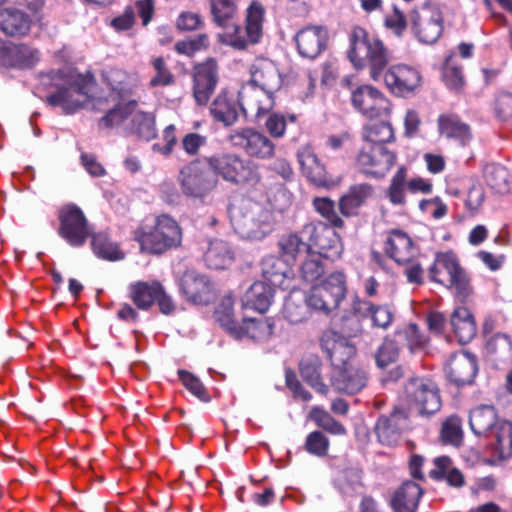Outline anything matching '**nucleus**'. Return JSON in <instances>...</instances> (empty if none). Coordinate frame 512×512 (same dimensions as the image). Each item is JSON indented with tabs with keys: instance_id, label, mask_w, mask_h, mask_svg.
Listing matches in <instances>:
<instances>
[{
	"instance_id": "obj_13",
	"label": "nucleus",
	"mask_w": 512,
	"mask_h": 512,
	"mask_svg": "<svg viewBox=\"0 0 512 512\" xmlns=\"http://www.w3.org/2000/svg\"><path fill=\"white\" fill-rule=\"evenodd\" d=\"M297 160L303 176L313 187L330 190L340 184L342 178L330 174L311 148L305 147L299 150Z\"/></svg>"
},
{
	"instance_id": "obj_50",
	"label": "nucleus",
	"mask_w": 512,
	"mask_h": 512,
	"mask_svg": "<svg viewBox=\"0 0 512 512\" xmlns=\"http://www.w3.org/2000/svg\"><path fill=\"white\" fill-rule=\"evenodd\" d=\"M255 209L251 216V227L248 231V237H263L272 231L274 225L273 215L270 210L264 208L259 203L252 205Z\"/></svg>"
},
{
	"instance_id": "obj_22",
	"label": "nucleus",
	"mask_w": 512,
	"mask_h": 512,
	"mask_svg": "<svg viewBox=\"0 0 512 512\" xmlns=\"http://www.w3.org/2000/svg\"><path fill=\"white\" fill-rule=\"evenodd\" d=\"M32 17L16 7L0 9V31L9 38H22L29 34Z\"/></svg>"
},
{
	"instance_id": "obj_54",
	"label": "nucleus",
	"mask_w": 512,
	"mask_h": 512,
	"mask_svg": "<svg viewBox=\"0 0 512 512\" xmlns=\"http://www.w3.org/2000/svg\"><path fill=\"white\" fill-rule=\"evenodd\" d=\"M309 419L330 434L343 435L346 433L345 427L321 407H312L309 412Z\"/></svg>"
},
{
	"instance_id": "obj_11",
	"label": "nucleus",
	"mask_w": 512,
	"mask_h": 512,
	"mask_svg": "<svg viewBox=\"0 0 512 512\" xmlns=\"http://www.w3.org/2000/svg\"><path fill=\"white\" fill-rule=\"evenodd\" d=\"M232 146L243 150L250 158L259 160L271 159L275 155L273 141L254 128H240L228 136Z\"/></svg>"
},
{
	"instance_id": "obj_15",
	"label": "nucleus",
	"mask_w": 512,
	"mask_h": 512,
	"mask_svg": "<svg viewBox=\"0 0 512 512\" xmlns=\"http://www.w3.org/2000/svg\"><path fill=\"white\" fill-rule=\"evenodd\" d=\"M354 107L368 118L388 117L391 113L390 100L377 88L364 85L354 91Z\"/></svg>"
},
{
	"instance_id": "obj_37",
	"label": "nucleus",
	"mask_w": 512,
	"mask_h": 512,
	"mask_svg": "<svg viewBox=\"0 0 512 512\" xmlns=\"http://www.w3.org/2000/svg\"><path fill=\"white\" fill-rule=\"evenodd\" d=\"M321 360L315 354H309L303 357L299 363V372L302 379L317 392L326 395L329 391L328 386L321 378Z\"/></svg>"
},
{
	"instance_id": "obj_35",
	"label": "nucleus",
	"mask_w": 512,
	"mask_h": 512,
	"mask_svg": "<svg viewBox=\"0 0 512 512\" xmlns=\"http://www.w3.org/2000/svg\"><path fill=\"white\" fill-rule=\"evenodd\" d=\"M285 264L281 258L275 257H269L263 262V276L268 284L282 290L289 289L292 270Z\"/></svg>"
},
{
	"instance_id": "obj_23",
	"label": "nucleus",
	"mask_w": 512,
	"mask_h": 512,
	"mask_svg": "<svg viewBox=\"0 0 512 512\" xmlns=\"http://www.w3.org/2000/svg\"><path fill=\"white\" fill-rule=\"evenodd\" d=\"M445 373L458 386L470 384L477 373V360L467 352L456 353L446 364Z\"/></svg>"
},
{
	"instance_id": "obj_60",
	"label": "nucleus",
	"mask_w": 512,
	"mask_h": 512,
	"mask_svg": "<svg viewBox=\"0 0 512 512\" xmlns=\"http://www.w3.org/2000/svg\"><path fill=\"white\" fill-rule=\"evenodd\" d=\"M151 64L156 73L149 81L150 87L170 86L175 82V77L162 56L152 59Z\"/></svg>"
},
{
	"instance_id": "obj_20",
	"label": "nucleus",
	"mask_w": 512,
	"mask_h": 512,
	"mask_svg": "<svg viewBox=\"0 0 512 512\" xmlns=\"http://www.w3.org/2000/svg\"><path fill=\"white\" fill-rule=\"evenodd\" d=\"M249 84L274 96L282 85L281 75L275 63L268 59H258L250 67Z\"/></svg>"
},
{
	"instance_id": "obj_44",
	"label": "nucleus",
	"mask_w": 512,
	"mask_h": 512,
	"mask_svg": "<svg viewBox=\"0 0 512 512\" xmlns=\"http://www.w3.org/2000/svg\"><path fill=\"white\" fill-rule=\"evenodd\" d=\"M362 137L366 142L372 144L371 147L383 146L395 140L393 127L391 123L386 120L370 122L365 125L362 131Z\"/></svg>"
},
{
	"instance_id": "obj_53",
	"label": "nucleus",
	"mask_w": 512,
	"mask_h": 512,
	"mask_svg": "<svg viewBox=\"0 0 512 512\" xmlns=\"http://www.w3.org/2000/svg\"><path fill=\"white\" fill-rule=\"evenodd\" d=\"M307 297L305 300L295 299L291 296L285 299L283 305V316L291 324H298L307 320L310 316Z\"/></svg>"
},
{
	"instance_id": "obj_64",
	"label": "nucleus",
	"mask_w": 512,
	"mask_h": 512,
	"mask_svg": "<svg viewBox=\"0 0 512 512\" xmlns=\"http://www.w3.org/2000/svg\"><path fill=\"white\" fill-rule=\"evenodd\" d=\"M421 212L431 215L434 219H441L448 213V207L439 196L423 199L419 202Z\"/></svg>"
},
{
	"instance_id": "obj_24",
	"label": "nucleus",
	"mask_w": 512,
	"mask_h": 512,
	"mask_svg": "<svg viewBox=\"0 0 512 512\" xmlns=\"http://www.w3.org/2000/svg\"><path fill=\"white\" fill-rule=\"evenodd\" d=\"M384 249L386 254L398 264L411 262L417 254V248L411 237L399 229L387 232Z\"/></svg>"
},
{
	"instance_id": "obj_56",
	"label": "nucleus",
	"mask_w": 512,
	"mask_h": 512,
	"mask_svg": "<svg viewBox=\"0 0 512 512\" xmlns=\"http://www.w3.org/2000/svg\"><path fill=\"white\" fill-rule=\"evenodd\" d=\"M442 80L452 92L460 93L464 90L465 79L462 68L450 63L448 58L442 68Z\"/></svg>"
},
{
	"instance_id": "obj_18",
	"label": "nucleus",
	"mask_w": 512,
	"mask_h": 512,
	"mask_svg": "<svg viewBox=\"0 0 512 512\" xmlns=\"http://www.w3.org/2000/svg\"><path fill=\"white\" fill-rule=\"evenodd\" d=\"M303 232L309 235V244L318 248L321 257L328 259L339 256L342 252V244L339 235L332 227L319 222L304 225Z\"/></svg>"
},
{
	"instance_id": "obj_12",
	"label": "nucleus",
	"mask_w": 512,
	"mask_h": 512,
	"mask_svg": "<svg viewBox=\"0 0 512 512\" xmlns=\"http://www.w3.org/2000/svg\"><path fill=\"white\" fill-rule=\"evenodd\" d=\"M219 82V66L213 57L192 67V94L198 106H206Z\"/></svg>"
},
{
	"instance_id": "obj_32",
	"label": "nucleus",
	"mask_w": 512,
	"mask_h": 512,
	"mask_svg": "<svg viewBox=\"0 0 512 512\" xmlns=\"http://www.w3.org/2000/svg\"><path fill=\"white\" fill-rule=\"evenodd\" d=\"M203 260L209 269L224 270L232 264L234 253L227 242L213 239L209 242Z\"/></svg>"
},
{
	"instance_id": "obj_45",
	"label": "nucleus",
	"mask_w": 512,
	"mask_h": 512,
	"mask_svg": "<svg viewBox=\"0 0 512 512\" xmlns=\"http://www.w3.org/2000/svg\"><path fill=\"white\" fill-rule=\"evenodd\" d=\"M408 168L401 165L390 179L386 190V197L393 205L406 204V192L408 191Z\"/></svg>"
},
{
	"instance_id": "obj_41",
	"label": "nucleus",
	"mask_w": 512,
	"mask_h": 512,
	"mask_svg": "<svg viewBox=\"0 0 512 512\" xmlns=\"http://www.w3.org/2000/svg\"><path fill=\"white\" fill-rule=\"evenodd\" d=\"M496 410L493 406L481 405L470 413V427L476 435L490 434L492 429L499 422Z\"/></svg>"
},
{
	"instance_id": "obj_28",
	"label": "nucleus",
	"mask_w": 512,
	"mask_h": 512,
	"mask_svg": "<svg viewBox=\"0 0 512 512\" xmlns=\"http://www.w3.org/2000/svg\"><path fill=\"white\" fill-rule=\"evenodd\" d=\"M210 12L214 23L226 30L238 34L241 31L240 25L235 23L237 16L236 0H208Z\"/></svg>"
},
{
	"instance_id": "obj_49",
	"label": "nucleus",
	"mask_w": 512,
	"mask_h": 512,
	"mask_svg": "<svg viewBox=\"0 0 512 512\" xmlns=\"http://www.w3.org/2000/svg\"><path fill=\"white\" fill-rule=\"evenodd\" d=\"M354 314L370 316L374 326L386 328L392 321V313L385 306L375 307L369 302L354 299Z\"/></svg>"
},
{
	"instance_id": "obj_2",
	"label": "nucleus",
	"mask_w": 512,
	"mask_h": 512,
	"mask_svg": "<svg viewBox=\"0 0 512 512\" xmlns=\"http://www.w3.org/2000/svg\"><path fill=\"white\" fill-rule=\"evenodd\" d=\"M43 84L54 89L50 92L45 102L51 107H60L64 114L71 115L80 110L89 99V86L93 83L92 77L78 74L76 77H68L62 70L48 73Z\"/></svg>"
},
{
	"instance_id": "obj_26",
	"label": "nucleus",
	"mask_w": 512,
	"mask_h": 512,
	"mask_svg": "<svg viewBox=\"0 0 512 512\" xmlns=\"http://www.w3.org/2000/svg\"><path fill=\"white\" fill-rule=\"evenodd\" d=\"M489 447L493 456L499 460L512 457V422L499 421L489 434Z\"/></svg>"
},
{
	"instance_id": "obj_5",
	"label": "nucleus",
	"mask_w": 512,
	"mask_h": 512,
	"mask_svg": "<svg viewBox=\"0 0 512 512\" xmlns=\"http://www.w3.org/2000/svg\"><path fill=\"white\" fill-rule=\"evenodd\" d=\"M176 180L184 197L200 202H204L218 187L216 176L207 167L203 156L183 165Z\"/></svg>"
},
{
	"instance_id": "obj_36",
	"label": "nucleus",
	"mask_w": 512,
	"mask_h": 512,
	"mask_svg": "<svg viewBox=\"0 0 512 512\" xmlns=\"http://www.w3.org/2000/svg\"><path fill=\"white\" fill-rule=\"evenodd\" d=\"M209 110L213 119L224 126H232L238 120L236 102L228 96L226 91H221L216 96Z\"/></svg>"
},
{
	"instance_id": "obj_27",
	"label": "nucleus",
	"mask_w": 512,
	"mask_h": 512,
	"mask_svg": "<svg viewBox=\"0 0 512 512\" xmlns=\"http://www.w3.org/2000/svg\"><path fill=\"white\" fill-rule=\"evenodd\" d=\"M398 349L392 341H385L376 354V363L379 368L385 371L382 377L384 384L395 382L403 376L402 368L396 364Z\"/></svg>"
},
{
	"instance_id": "obj_57",
	"label": "nucleus",
	"mask_w": 512,
	"mask_h": 512,
	"mask_svg": "<svg viewBox=\"0 0 512 512\" xmlns=\"http://www.w3.org/2000/svg\"><path fill=\"white\" fill-rule=\"evenodd\" d=\"M314 209L325 218L333 227L341 228L344 221L338 216L335 210V203L328 197H315L312 200Z\"/></svg>"
},
{
	"instance_id": "obj_39",
	"label": "nucleus",
	"mask_w": 512,
	"mask_h": 512,
	"mask_svg": "<svg viewBox=\"0 0 512 512\" xmlns=\"http://www.w3.org/2000/svg\"><path fill=\"white\" fill-rule=\"evenodd\" d=\"M274 323L267 318H243L239 324L240 335L235 339L248 337L254 341H266L273 334Z\"/></svg>"
},
{
	"instance_id": "obj_25",
	"label": "nucleus",
	"mask_w": 512,
	"mask_h": 512,
	"mask_svg": "<svg viewBox=\"0 0 512 512\" xmlns=\"http://www.w3.org/2000/svg\"><path fill=\"white\" fill-rule=\"evenodd\" d=\"M211 283L209 279L196 273L187 271L180 279V290L185 298L195 304H208L211 298Z\"/></svg>"
},
{
	"instance_id": "obj_47",
	"label": "nucleus",
	"mask_w": 512,
	"mask_h": 512,
	"mask_svg": "<svg viewBox=\"0 0 512 512\" xmlns=\"http://www.w3.org/2000/svg\"><path fill=\"white\" fill-rule=\"evenodd\" d=\"M129 133L139 140H153L157 136L155 117L148 112H137L131 119Z\"/></svg>"
},
{
	"instance_id": "obj_19",
	"label": "nucleus",
	"mask_w": 512,
	"mask_h": 512,
	"mask_svg": "<svg viewBox=\"0 0 512 512\" xmlns=\"http://www.w3.org/2000/svg\"><path fill=\"white\" fill-rule=\"evenodd\" d=\"M237 103L245 117L259 119L274 107V96L249 84L238 92Z\"/></svg>"
},
{
	"instance_id": "obj_34",
	"label": "nucleus",
	"mask_w": 512,
	"mask_h": 512,
	"mask_svg": "<svg viewBox=\"0 0 512 512\" xmlns=\"http://www.w3.org/2000/svg\"><path fill=\"white\" fill-rule=\"evenodd\" d=\"M438 127L442 135L458 141L465 146L472 140L471 129L468 124L454 114H444L438 118Z\"/></svg>"
},
{
	"instance_id": "obj_62",
	"label": "nucleus",
	"mask_w": 512,
	"mask_h": 512,
	"mask_svg": "<svg viewBox=\"0 0 512 512\" xmlns=\"http://www.w3.org/2000/svg\"><path fill=\"white\" fill-rule=\"evenodd\" d=\"M204 20L199 13L181 12L176 19V28L181 32H193L204 27Z\"/></svg>"
},
{
	"instance_id": "obj_4",
	"label": "nucleus",
	"mask_w": 512,
	"mask_h": 512,
	"mask_svg": "<svg viewBox=\"0 0 512 512\" xmlns=\"http://www.w3.org/2000/svg\"><path fill=\"white\" fill-rule=\"evenodd\" d=\"M203 158L207 167L216 176L217 186L219 179L235 186L253 187L261 182L259 165L236 152H216L204 155Z\"/></svg>"
},
{
	"instance_id": "obj_42",
	"label": "nucleus",
	"mask_w": 512,
	"mask_h": 512,
	"mask_svg": "<svg viewBox=\"0 0 512 512\" xmlns=\"http://www.w3.org/2000/svg\"><path fill=\"white\" fill-rule=\"evenodd\" d=\"M274 288L267 282H254L245 295L247 304L254 310L265 313L271 305Z\"/></svg>"
},
{
	"instance_id": "obj_16",
	"label": "nucleus",
	"mask_w": 512,
	"mask_h": 512,
	"mask_svg": "<svg viewBox=\"0 0 512 512\" xmlns=\"http://www.w3.org/2000/svg\"><path fill=\"white\" fill-rule=\"evenodd\" d=\"M265 20V7L258 0H253L246 9L245 33L246 37L231 33V45L236 49H246L248 44H256L263 35V23Z\"/></svg>"
},
{
	"instance_id": "obj_3",
	"label": "nucleus",
	"mask_w": 512,
	"mask_h": 512,
	"mask_svg": "<svg viewBox=\"0 0 512 512\" xmlns=\"http://www.w3.org/2000/svg\"><path fill=\"white\" fill-rule=\"evenodd\" d=\"M132 238L139 245L142 254L162 256L182 244V228L169 214L154 218L153 225H139L132 232Z\"/></svg>"
},
{
	"instance_id": "obj_7",
	"label": "nucleus",
	"mask_w": 512,
	"mask_h": 512,
	"mask_svg": "<svg viewBox=\"0 0 512 512\" xmlns=\"http://www.w3.org/2000/svg\"><path fill=\"white\" fill-rule=\"evenodd\" d=\"M347 292L344 274L331 273L320 284L314 285L307 295V302L311 309L329 314L337 309L345 298Z\"/></svg>"
},
{
	"instance_id": "obj_59",
	"label": "nucleus",
	"mask_w": 512,
	"mask_h": 512,
	"mask_svg": "<svg viewBox=\"0 0 512 512\" xmlns=\"http://www.w3.org/2000/svg\"><path fill=\"white\" fill-rule=\"evenodd\" d=\"M440 437L444 444L458 446L462 440L461 419L455 415L448 417L442 424Z\"/></svg>"
},
{
	"instance_id": "obj_63",
	"label": "nucleus",
	"mask_w": 512,
	"mask_h": 512,
	"mask_svg": "<svg viewBox=\"0 0 512 512\" xmlns=\"http://www.w3.org/2000/svg\"><path fill=\"white\" fill-rule=\"evenodd\" d=\"M207 144V136L196 132H190L181 139L183 151L190 157L197 158L200 151Z\"/></svg>"
},
{
	"instance_id": "obj_33",
	"label": "nucleus",
	"mask_w": 512,
	"mask_h": 512,
	"mask_svg": "<svg viewBox=\"0 0 512 512\" xmlns=\"http://www.w3.org/2000/svg\"><path fill=\"white\" fill-rule=\"evenodd\" d=\"M352 356V345L347 341H335L329 352L331 363L338 370L336 385L340 389H347V385H341V381H350L349 360Z\"/></svg>"
},
{
	"instance_id": "obj_31",
	"label": "nucleus",
	"mask_w": 512,
	"mask_h": 512,
	"mask_svg": "<svg viewBox=\"0 0 512 512\" xmlns=\"http://www.w3.org/2000/svg\"><path fill=\"white\" fill-rule=\"evenodd\" d=\"M460 267V261L454 252H439L429 269L430 279L444 286Z\"/></svg>"
},
{
	"instance_id": "obj_30",
	"label": "nucleus",
	"mask_w": 512,
	"mask_h": 512,
	"mask_svg": "<svg viewBox=\"0 0 512 512\" xmlns=\"http://www.w3.org/2000/svg\"><path fill=\"white\" fill-rule=\"evenodd\" d=\"M450 322L453 333L460 344H467L476 336V322L467 307H456L451 315Z\"/></svg>"
},
{
	"instance_id": "obj_1",
	"label": "nucleus",
	"mask_w": 512,
	"mask_h": 512,
	"mask_svg": "<svg viewBox=\"0 0 512 512\" xmlns=\"http://www.w3.org/2000/svg\"><path fill=\"white\" fill-rule=\"evenodd\" d=\"M365 55L370 78L383 81L387 90L397 97H408L417 93L423 83L418 67L399 62L388 66L390 55L382 41L362 28H354V68L362 65L358 61Z\"/></svg>"
},
{
	"instance_id": "obj_40",
	"label": "nucleus",
	"mask_w": 512,
	"mask_h": 512,
	"mask_svg": "<svg viewBox=\"0 0 512 512\" xmlns=\"http://www.w3.org/2000/svg\"><path fill=\"white\" fill-rule=\"evenodd\" d=\"M91 249L96 257L106 261H119L124 259L125 254L116 242H113L107 233L91 232Z\"/></svg>"
},
{
	"instance_id": "obj_10",
	"label": "nucleus",
	"mask_w": 512,
	"mask_h": 512,
	"mask_svg": "<svg viewBox=\"0 0 512 512\" xmlns=\"http://www.w3.org/2000/svg\"><path fill=\"white\" fill-rule=\"evenodd\" d=\"M411 25L420 42L435 43L443 32V15L439 5L426 2L411 13Z\"/></svg>"
},
{
	"instance_id": "obj_58",
	"label": "nucleus",
	"mask_w": 512,
	"mask_h": 512,
	"mask_svg": "<svg viewBox=\"0 0 512 512\" xmlns=\"http://www.w3.org/2000/svg\"><path fill=\"white\" fill-rule=\"evenodd\" d=\"M177 374L181 383L191 394L203 402L210 401V396L207 392V389L198 377L184 369H179Z\"/></svg>"
},
{
	"instance_id": "obj_46",
	"label": "nucleus",
	"mask_w": 512,
	"mask_h": 512,
	"mask_svg": "<svg viewBox=\"0 0 512 512\" xmlns=\"http://www.w3.org/2000/svg\"><path fill=\"white\" fill-rule=\"evenodd\" d=\"M444 287L461 303L467 302L474 293L471 276L462 266L449 278Z\"/></svg>"
},
{
	"instance_id": "obj_29",
	"label": "nucleus",
	"mask_w": 512,
	"mask_h": 512,
	"mask_svg": "<svg viewBox=\"0 0 512 512\" xmlns=\"http://www.w3.org/2000/svg\"><path fill=\"white\" fill-rule=\"evenodd\" d=\"M422 489L413 481L404 482L393 494L391 507L394 512H416Z\"/></svg>"
},
{
	"instance_id": "obj_52",
	"label": "nucleus",
	"mask_w": 512,
	"mask_h": 512,
	"mask_svg": "<svg viewBox=\"0 0 512 512\" xmlns=\"http://www.w3.org/2000/svg\"><path fill=\"white\" fill-rule=\"evenodd\" d=\"M137 106L136 100L126 103H117L99 120V127L110 129L121 125L134 111Z\"/></svg>"
},
{
	"instance_id": "obj_14",
	"label": "nucleus",
	"mask_w": 512,
	"mask_h": 512,
	"mask_svg": "<svg viewBox=\"0 0 512 512\" xmlns=\"http://www.w3.org/2000/svg\"><path fill=\"white\" fill-rule=\"evenodd\" d=\"M39 61L37 49L25 43H13L0 38V66L9 69L26 70Z\"/></svg>"
},
{
	"instance_id": "obj_61",
	"label": "nucleus",
	"mask_w": 512,
	"mask_h": 512,
	"mask_svg": "<svg viewBox=\"0 0 512 512\" xmlns=\"http://www.w3.org/2000/svg\"><path fill=\"white\" fill-rule=\"evenodd\" d=\"M305 450L312 455L323 457L329 449V440L321 431H313L307 435Z\"/></svg>"
},
{
	"instance_id": "obj_51",
	"label": "nucleus",
	"mask_w": 512,
	"mask_h": 512,
	"mask_svg": "<svg viewBox=\"0 0 512 512\" xmlns=\"http://www.w3.org/2000/svg\"><path fill=\"white\" fill-rule=\"evenodd\" d=\"M217 323L232 337L240 335L239 323L234 319L233 301L231 297H224L214 311Z\"/></svg>"
},
{
	"instance_id": "obj_9",
	"label": "nucleus",
	"mask_w": 512,
	"mask_h": 512,
	"mask_svg": "<svg viewBox=\"0 0 512 512\" xmlns=\"http://www.w3.org/2000/svg\"><path fill=\"white\" fill-rule=\"evenodd\" d=\"M404 401L410 409L418 413L433 414L441 407V397L437 385L429 378H411L405 386Z\"/></svg>"
},
{
	"instance_id": "obj_38",
	"label": "nucleus",
	"mask_w": 512,
	"mask_h": 512,
	"mask_svg": "<svg viewBox=\"0 0 512 512\" xmlns=\"http://www.w3.org/2000/svg\"><path fill=\"white\" fill-rule=\"evenodd\" d=\"M279 258L287 265L294 264L297 256L303 252H310V244L295 232L283 234L277 242Z\"/></svg>"
},
{
	"instance_id": "obj_43",
	"label": "nucleus",
	"mask_w": 512,
	"mask_h": 512,
	"mask_svg": "<svg viewBox=\"0 0 512 512\" xmlns=\"http://www.w3.org/2000/svg\"><path fill=\"white\" fill-rule=\"evenodd\" d=\"M327 271V261L321 254L310 251L301 262L298 273L306 283H314Z\"/></svg>"
},
{
	"instance_id": "obj_48",
	"label": "nucleus",
	"mask_w": 512,
	"mask_h": 512,
	"mask_svg": "<svg viewBox=\"0 0 512 512\" xmlns=\"http://www.w3.org/2000/svg\"><path fill=\"white\" fill-rule=\"evenodd\" d=\"M257 204L258 203L251 200H242L239 204L233 205L230 208V219L234 229L238 233L248 237V231L252 223L251 216L255 210L252 205Z\"/></svg>"
},
{
	"instance_id": "obj_17",
	"label": "nucleus",
	"mask_w": 512,
	"mask_h": 512,
	"mask_svg": "<svg viewBox=\"0 0 512 512\" xmlns=\"http://www.w3.org/2000/svg\"><path fill=\"white\" fill-rule=\"evenodd\" d=\"M396 154L384 146L370 147L357 157L360 172L374 177H383L396 163Z\"/></svg>"
},
{
	"instance_id": "obj_6",
	"label": "nucleus",
	"mask_w": 512,
	"mask_h": 512,
	"mask_svg": "<svg viewBox=\"0 0 512 512\" xmlns=\"http://www.w3.org/2000/svg\"><path fill=\"white\" fill-rule=\"evenodd\" d=\"M58 235L72 247H82L92 232L84 211L75 203L62 205L57 211Z\"/></svg>"
},
{
	"instance_id": "obj_21",
	"label": "nucleus",
	"mask_w": 512,
	"mask_h": 512,
	"mask_svg": "<svg viewBox=\"0 0 512 512\" xmlns=\"http://www.w3.org/2000/svg\"><path fill=\"white\" fill-rule=\"evenodd\" d=\"M327 41L328 33L322 26H308L295 35L299 54L308 59L317 58L325 50Z\"/></svg>"
},
{
	"instance_id": "obj_55",
	"label": "nucleus",
	"mask_w": 512,
	"mask_h": 512,
	"mask_svg": "<svg viewBox=\"0 0 512 512\" xmlns=\"http://www.w3.org/2000/svg\"><path fill=\"white\" fill-rule=\"evenodd\" d=\"M210 47V38L206 33H200L176 42L175 51L180 55L193 57L197 52L207 50Z\"/></svg>"
},
{
	"instance_id": "obj_8",
	"label": "nucleus",
	"mask_w": 512,
	"mask_h": 512,
	"mask_svg": "<svg viewBox=\"0 0 512 512\" xmlns=\"http://www.w3.org/2000/svg\"><path fill=\"white\" fill-rule=\"evenodd\" d=\"M129 298L140 310L147 311L157 303L164 315H171L176 310L172 298L166 293L164 286L157 280L136 281L129 285Z\"/></svg>"
}]
</instances>
